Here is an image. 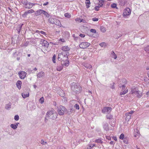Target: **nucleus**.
Segmentation results:
<instances>
[{"instance_id": "obj_1", "label": "nucleus", "mask_w": 149, "mask_h": 149, "mask_svg": "<svg viewBox=\"0 0 149 149\" xmlns=\"http://www.w3.org/2000/svg\"><path fill=\"white\" fill-rule=\"evenodd\" d=\"M71 88L72 91L75 93L77 94L80 93L82 89L81 87L79 84L76 82H73L71 84Z\"/></svg>"}, {"instance_id": "obj_2", "label": "nucleus", "mask_w": 149, "mask_h": 149, "mask_svg": "<svg viewBox=\"0 0 149 149\" xmlns=\"http://www.w3.org/2000/svg\"><path fill=\"white\" fill-rule=\"evenodd\" d=\"M127 83L126 80L124 78L118 81V86L119 88H122V91L125 90V84Z\"/></svg>"}, {"instance_id": "obj_3", "label": "nucleus", "mask_w": 149, "mask_h": 149, "mask_svg": "<svg viewBox=\"0 0 149 149\" xmlns=\"http://www.w3.org/2000/svg\"><path fill=\"white\" fill-rule=\"evenodd\" d=\"M131 13V10L129 8H127L124 10L123 15L124 17H127L130 15Z\"/></svg>"}, {"instance_id": "obj_4", "label": "nucleus", "mask_w": 149, "mask_h": 149, "mask_svg": "<svg viewBox=\"0 0 149 149\" xmlns=\"http://www.w3.org/2000/svg\"><path fill=\"white\" fill-rule=\"evenodd\" d=\"M90 45V43L88 42H83L79 45V47L81 49H85L88 47Z\"/></svg>"}, {"instance_id": "obj_5", "label": "nucleus", "mask_w": 149, "mask_h": 149, "mask_svg": "<svg viewBox=\"0 0 149 149\" xmlns=\"http://www.w3.org/2000/svg\"><path fill=\"white\" fill-rule=\"evenodd\" d=\"M27 73L24 71H20L18 72L19 77L22 79H24L26 77Z\"/></svg>"}, {"instance_id": "obj_6", "label": "nucleus", "mask_w": 149, "mask_h": 149, "mask_svg": "<svg viewBox=\"0 0 149 149\" xmlns=\"http://www.w3.org/2000/svg\"><path fill=\"white\" fill-rule=\"evenodd\" d=\"M112 110V108L110 107H105L102 109V112L103 113H105L106 112H110Z\"/></svg>"}, {"instance_id": "obj_7", "label": "nucleus", "mask_w": 149, "mask_h": 149, "mask_svg": "<svg viewBox=\"0 0 149 149\" xmlns=\"http://www.w3.org/2000/svg\"><path fill=\"white\" fill-rule=\"evenodd\" d=\"M68 58L67 57V59L65 60H63L61 63L63 66H65V67H68L69 65L70 62L68 60Z\"/></svg>"}, {"instance_id": "obj_8", "label": "nucleus", "mask_w": 149, "mask_h": 149, "mask_svg": "<svg viewBox=\"0 0 149 149\" xmlns=\"http://www.w3.org/2000/svg\"><path fill=\"white\" fill-rule=\"evenodd\" d=\"M28 1L27 0H22V1L21 3L24 5L25 6L24 7L25 8H31V7H29V6H27L28 4Z\"/></svg>"}, {"instance_id": "obj_9", "label": "nucleus", "mask_w": 149, "mask_h": 149, "mask_svg": "<svg viewBox=\"0 0 149 149\" xmlns=\"http://www.w3.org/2000/svg\"><path fill=\"white\" fill-rule=\"evenodd\" d=\"M63 66L62 63L61 62H59L57 65L56 69L58 71H60L63 69Z\"/></svg>"}, {"instance_id": "obj_10", "label": "nucleus", "mask_w": 149, "mask_h": 149, "mask_svg": "<svg viewBox=\"0 0 149 149\" xmlns=\"http://www.w3.org/2000/svg\"><path fill=\"white\" fill-rule=\"evenodd\" d=\"M43 10L39 9L36 11L35 13V15L36 16H38L41 14L42 15Z\"/></svg>"}, {"instance_id": "obj_11", "label": "nucleus", "mask_w": 149, "mask_h": 149, "mask_svg": "<svg viewBox=\"0 0 149 149\" xmlns=\"http://www.w3.org/2000/svg\"><path fill=\"white\" fill-rule=\"evenodd\" d=\"M45 75V73L42 71H41L37 74V76L38 78H43L44 77Z\"/></svg>"}, {"instance_id": "obj_12", "label": "nucleus", "mask_w": 149, "mask_h": 149, "mask_svg": "<svg viewBox=\"0 0 149 149\" xmlns=\"http://www.w3.org/2000/svg\"><path fill=\"white\" fill-rule=\"evenodd\" d=\"M103 126V128L105 130L108 131L109 130V125L107 123H104Z\"/></svg>"}, {"instance_id": "obj_13", "label": "nucleus", "mask_w": 149, "mask_h": 149, "mask_svg": "<svg viewBox=\"0 0 149 149\" xmlns=\"http://www.w3.org/2000/svg\"><path fill=\"white\" fill-rule=\"evenodd\" d=\"M61 49L62 50L65 52L68 51L70 50V48L67 46H63L61 47Z\"/></svg>"}, {"instance_id": "obj_14", "label": "nucleus", "mask_w": 149, "mask_h": 149, "mask_svg": "<svg viewBox=\"0 0 149 149\" xmlns=\"http://www.w3.org/2000/svg\"><path fill=\"white\" fill-rule=\"evenodd\" d=\"M22 82L20 80H18L16 83V85L17 88L19 90L21 88Z\"/></svg>"}, {"instance_id": "obj_15", "label": "nucleus", "mask_w": 149, "mask_h": 149, "mask_svg": "<svg viewBox=\"0 0 149 149\" xmlns=\"http://www.w3.org/2000/svg\"><path fill=\"white\" fill-rule=\"evenodd\" d=\"M42 14L44 15V16L47 18H49L50 16V13L43 10Z\"/></svg>"}, {"instance_id": "obj_16", "label": "nucleus", "mask_w": 149, "mask_h": 149, "mask_svg": "<svg viewBox=\"0 0 149 149\" xmlns=\"http://www.w3.org/2000/svg\"><path fill=\"white\" fill-rule=\"evenodd\" d=\"M57 116L58 114L57 113H53L50 118L53 120H55L57 118Z\"/></svg>"}, {"instance_id": "obj_17", "label": "nucleus", "mask_w": 149, "mask_h": 149, "mask_svg": "<svg viewBox=\"0 0 149 149\" xmlns=\"http://www.w3.org/2000/svg\"><path fill=\"white\" fill-rule=\"evenodd\" d=\"M127 1L125 0H120L119 1V4L121 6H123L127 3Z\"/></svg>"}, {"instance_id": "obj_18", "label": "nucleus", "mask_w": 149, "mask_h": 149, "mask_svg": "<svg viewBox=\"0 0 149 149\" xmlns=\"http://www.w3.org/2000/svg\"><path fill=\"white\" fill-rule=\"evenodd\" d=\"M138 89L136 88H132L131 90V92L132 93V94L135 95L136 93L138 92Z\"/></svg>"}, {"instance_id": "obj_19", "label": "nucleus", "mask_w": 149, "mask_h": 149, "mask_svg": "<svg viewBox=\"0 0 149 149\" xmlns=\"http://www.w3.org/2000/svg\"><path fill=\"white\" fill-rule=\"evenodd\" d=\"M125 116H126L125 118V120L127 121H128L131 118V115H130L128 113H125Z\"/></svg>"}, {"instance_id": "obj_20", "label": "nucleus", "mask_w": 149, "mask_h": 149, "mask_svg": "<svg viewBox=\"0 0 149 149\" xmlns=\"http://www.w3.org/2000/svg\"><path fill=\"white\" fill-rule=\"evenodd\" d=\"M53 113V112L52 111H48L46 114V116H47V117L49 118L50 116H51Z\"/></svg>"}, {"instance_id": "obj_21", "label": "nucleus", "mask_w": 149, "mask_h": 149, "mask_svg": "<svg viewBox=\"0 0 149 149\" xmlns=\"http://www.w3.org/2000/svg\"><path fill=\"white\" fill-rule=\"evenodd\" d=\"M111 57L115 59H116L117 58V56L114 53L113 51H111Z\"/></svg>"}, {"instance_id": "obj_22", "label": "nucleus", "mask_w": 149, "mask_h": 149, "mask_svg": "<svg viewBox=\"0 0 149 149\" xmlns=\"http://www.w3.org/2000/svg\"><path fill=\"white\" fill-rule=\"evenodd\" d=\"M104 1V0H100V1H99V3H98V5L100 8L102 6Z\"/></svg>"}, {"instance_id": "obj_23", "label": "nucleus", "mask_w": 149, "mask_h": 149, "mask_svg": "<svg viewBox=\"0 0 149 149\" xmlns=\"http://www.w3.org/2000/svg\"><path fill=\"white\" fill-rule=\"evenodd\" d=\"M44 42V45H43V46L46 47H48L49 46V43L46 40H45L44 41H43Z\"/></svg>"}, {"instance_id": "obj_24", "label": "nucleus", "mask_w": 149, "mask_h": 149, "mask_svg": "<svg viewBox=\"0 0 149 149\" xmlns=\"http://www.w3.org/2000/svg\"><path fill=\"white\" fill-rule=\"evenodd\" d=\"M22 95L24 98H25L29 96V93L25 94L24 93H22Z\"/></svg>"}, {"instance_id": "obj_25", "label": "nucleus", "mask_w": 149, "mask_h": 149, "mask_svg": "<svg viewBox=\"0 0 149 149\" xmlns=\"http://www.w3.org/2000/svg\"><path fill=\"white\" fill-rule=\"evenodd\" d=\"M60 109L63 112H66L67 111L66 109L64 106L62 105H60Z\"/></svg>"}, {"instance_id": "obj_26", "label": "nucleus", "mask_w": 149, "mask_h": 149, "mask_svg": "<svg viewBox=\"0 0 149 149\" xmlns=\"http://www.w3.org/2000/svg\"><path fill=\"white\" fill-rule=\"evenodd\" d=\"M10 127L14 130L16 129L17 127L15 124H11L10 125Z\"/></svg>"}, {"instance_id": "obj_27", "label": "nucleus", "mask_w": 149, "mask_h": 149, "mask_svg": "<svg viewBox=\"0 0 149 149\" xmlns=\"http://www.w3.org/2000/svg\"><path fill=\"white\" fill-rule=\"evenodd\" d=\"M111 8H116L117 9H118V8L117 7V4L116 3H113L111 5Z\"/></svg>"}, {"instance_id": "obj_28", "label": "nucleus", "mask_w": 149, "mask_h": 149, "mask_svg": "<svg viewBox=\"0 0 149 149\" xmlns=\"http://www.w3.org/2000/svg\"><path fill=\"white\" fill-rule=\"evenodd\" d=\"M100 31L103 32H104L106 31V29L105 27H104L103 26H101L100 27Z\"/></svg>"}, {"instance_id": "obj_29", "label": "nucleus", "mask_w": 149, "mask_h": 149, "mask_svg": "<svg viewBox=\"0 0 149 149\" xmlns=\"http://www.w3.org/2000/svg\"><path fill=\"white\" fill-rule=\"evenodd\" d=\"M54 20V19L53 18H49L48 20L49 22L52 24L55 23Z\"/></svg>"}, {"instance_id": "obj_30", "label": "nucleus", "mask_w": 149, "mask_h": 149, "mask_svg": "<svg viewBox=\"0 0 149 149\" xmlns=\"http://www.w3.org/2000/svg\"><path fill=\"white\" fill-rule=\"evenodd\" d=\"M11 103L10 102L8 104H6L5 106V109L7 110H9V108H10Z\"/></svg>"}, {"instance_id": "obj_31", "label": "nucleus", "mask_w": 149, "mask_h": 149, "mask_svg": "<svg viewBox=\"0 0 149 149\" xmlns=\"http://www.w3.org/2000/svg\"><path fill=\"white\" fill-rule=\"evenodd\" d=\"M58 114L61 116H63L64 114V112H62L61 109H59L58 110Z\"/></svg>"}, {"instance_id": "obj_32", "label": "nucleus", "mask_w": 149, "mask_h": 149, "mask_svg": "<svg viewBox=\"0 0 149 149\" xmlns=\"http://www.w3.org/2000/svg\"><path fill=\"white\" fill-rule=\"evenodd\" d=\"M144 50L146 53L149 54V45L145 47L144 48Z\"/></svg>"}, {"instance_id": "obj_33", "label": "nucleus", "mask_w": 149, "mask_h": 149, "mask_svg": "<svg viewBox=\"0 0 149 149\" xmlns=\"http://www.w3.org/2000/svg\"><path fill=\"white\" fill-rule=\"evenodd\" d=\"M85 3L86 5V8H88L89 7H90V6L91 2L90 1L86 2H85Z\"/></svg>"}, {"instance_id": "obj_34", "label": "nucleus", "mask_w": 149, "mask_h": 149, "mask_svg": "<svg viewBox=\"0 0 149 149\" xmlns=\"http://www.w3.org/2000/svg\"><path fill=\"white\" fill-rule=\"evenodd\" d=\"M140 92V91H138V92L137 93H136L135 95L138 98H140L142 96V95L141 94L139 93Z\"/></svg>"}, {"instance_id": "obj_35", "label": "nucleus", "mask_w": 149, "mask_h": 149, "mask_svg": "<svg viewBox=\"0 0 149 149\" xmlns=\"http://www.w3.org/2000/svg\"><path fill=\"white\" fill-rule=\"evenodd\" d=\"M128 91V90L127 89H125L124 90V91H123L122 92H121L120 93V95H125L126 93Z\"/></svg>"}, {"instance_id": "obj_36", "label": "nucleus", "mask_w": 149, "mask_h": 149, "mask_svg": "<svg viewBox=\"0 0 149 149\" xmlns=\"http://www.w3.org/2000/svg\"><path fill=\"white\" fill-rule=\"evenodd\" d=\"M123 142L126 143V144H127L128 143V139L127 137H125L124 139H123Z\"/></svg>"}, {"instance_id": "obj_37", "label": "nucleus", "mask_w": 149, "mask_h": 149, "mask_svg": "<svg viewBox=\"0 0 149 149\" xmlns=\"http://www.w3.org/2000/svg\"><path fill=\"white\" fill-rule=\"evenodd\" d=\"M113 116L109 114V115H107L106 116V117L107 119H108L111 120Z\"/></svg>"}, {"instance_id": "obj_38", "label": "nucleus", "mask_w": 149, "mask_h": 149, "mask_svg": "<svg viewBox=\"0 0 149 149\" xmlns=\"http://www.w3.org/2000/svg\"><path fill=\"white\" fill-rule=\"evenodd\" d=\"M90 31L91 32L95 33V35H96V33H97V32L96 30L94 29H91L90 30Z\"/></svg>"}, {"instance_id": "obj_39", "label": "nucleus", "mask_w": 149, "mask_h": 149, "mask_svg": "<svg viewBox=\"0 0 149 149\" xmlns=\"http://www.w3.org/2000/svg\"><path fill=\"white\" fill-rule=\"evenodd\" d=\"M23 25V24H20L18 25L17 26V28L21 30L22 29V27Z\"/></svg>"}, {"instance_id": "obj_40", "label": "nucleus", "mask_w": 149, "mask_h": 149, "mask_svg": "<svg viewBox=\"0 0 149 149\" xmlns=\"http://www.w3.org/2000/svg\"><path fill=\"white\" fill-rule=\"evenodd\" d=\"M28 14L32 13L35 12V11L33 9L29 10L26 11Z\"/></svg>"}, {"instance_id": "obj_41", "label": "nucleus", "mask_w": 149, "mask_h": 149, "mask_svg": "<svg viewBox=\"0 0 149 149\" xmlns=\"http://www.w3.org/2000/svg\"><path fill=\"white\" fill-rule=\"evenodd\" d=\"M39 102L41 104H42L44 102V98L43 97H42L40 99Z\"/></svg>"}, {"instance_id": "obj_42", "label": "nucleus", "mask_w": 149, "mask_h": 149, "mask_svg": "<svg viewBox=\"0 0 149 149\" xmlns=\"http://www.w3.org/2000/svg\"><path fill=\"white\" fill-rule=\"evenodd\" d=\"M29 41H25L24 43L23 46L25 47H26L29 44Z\"/></svg>"}, {"instance_id": "obj_43", "label": "nucleus", "mask_w": 149, "mask_h": 149, "mask_svg": "<svg viewBox=\"0 0 149 149\" xmlns=\"http://www.w3.org/2000/svg\"><path fill=\"white\" fill-rule=\"evenodd\" d=\"M88 36H90L91 37H93L94 38H97L98 36V33H96V35H95V36H93V35L90 34L89 35H88Z\"/></svg>"}, {"instance_id": "obj_44", "label": "nucleus", "mask_w": 149, "mask_h": 149, "mask_svg": "<svg viewBox=\"0 0 149 149\" xmlns=\"http://www.w3.org/2000/svg\"><path fill=\"white\" fill-rule=\"evenodd\" d=\"M124 138V135L123 133L121 134L120 136L119 139L121 140H123Z\"/></svg>"}, {"instance_id": "obj_45", "label": "nucleus", "mask_w": 149, "mask_h": 149, "mask_svg": "<svg viewBox=\"0 0 149 149\" xmlns=\"http://www.w3.org/2000/svg\"><path fill=\"white\" fill-rule=\"evenodd\" d=\"M19 117L18 115H15L14 118L15 120L16 121H17L19 120Z\"/></svg>"}, {"instance_id": "obj_46", "label": "nucleus", "mask_w": 149, "mask_h": 149, "mask_svg": "<svg viewBox=\"0 0 149 149\" xmlns=\"http://www.w3.org/2000/svg\"><path fill=\"white\" fill-rule=\"evenodd\" d=\"M65 17L68 18H70L71 17V15L68 13H65L64 15Z\"/></svg>"}, {"instance_id": "obj_47", "label": "nucleus", "mask_w": 149, "mask_h": 149, "mask_svg": "<svg viewBox=\"0 0 149 149\" xmlns=\"http://www.w3.org/2000/svg\"><path fill=\"white\" fill-rule=\"evenodd\" d=\"M95 141L96 142H97L98 143H102V141L101 139H96V140H95Z\"/></svg>"}, {"instance_id": "obj_48", "label": "nucleus", "mask_w": 149, "mask_h": 149, "mask_svg": "<svg viewBox=\"0 0 149 149\" xmlns=\"http://www.w3.org/2000/svg\"><path fill=\"white\" fill-rule=\"evenodd\" d=\"M28 14L27 12L26 11L24 12V14H22V16L23 17L25 18V17H26L27 15Z\"/></svg>"}, {"instance_id": "obj_49", "label": "nucleus", "mask_w": 149, "mask_h": 149, "mask_svg": "<svg viewBox=\"0 0 149 149\" xmlns=\"http://www.w3.org/2000/svg\"><path fill=\"white\" fill-rule=\"evenodd\" d=\"M74 107L76 108V109L79 110V107L78 104H76L74 106Z\"/></svg>"}, {"instance_id": "obj_50", "label": "nucleus", "mask_w": 149, "mask_h": 149, "mask_svg": "<svg viewBox=\"0 0 149 149\" xmlns=\"http://www.w3.org/2000/svg\"><path fill=\"white\" fill-rule=\"evenodd\" d=\"M35 3H33L30 2H29L28 4H29V7L30 6V7H31V8L33 6H34L35 5Z\"/></svg>"}, {"instance_id": "obj_51", "label": "nucleus", "mask_w": 149, "mask_h": 149, "mask_svg": "<svg viewBox=\"0 0 149 149\" xmlns=\"http://www.w3.org/2000/svg\"><path fill=\"white\" fill-rule=\"evenodd\" d=\"M100 7L98 6H96L95 7V10L96 11H98L99 10Z\"/></svg>"}, {"instance_id": "obj_52", "label": "nucleus", "mask_w": 149, "mask_h": 149, "mask_svg": "<svg viewBox=\"0 0 149 149\" xmlns=\"http://www.w3.org/2000/svg\"><path fill=\"white\" fill-rule=\"evenodd\" d=\"M105 43L104 42H102L101 43H100L99 44V45L101 46V47H103L104 46H105Z\"/></svg>"}, {"instance_id": "obj_53", "label": "nucleus", "mask_w": 149, "mask_h": 149, "mask_svg": "<svg viewBox=\"0 0 149 149\" xmlns=\"http://www.w3.org/2000/svg\"><path fill=\"white\" fill-rule=\"evenodd\" d=\"M92 20L94 22L97 21L98 20V19L96 17L93 18L92 19Z\"/></svg>"}, {"instance_id": "obj_54", "label": "nucleus", "mask_w": 149, "mask_h": 149, "mask_svg": "<svg viewBox=\"0 0 149 149\" xmlns=\"http://www.w3.org/2000/svg\"><path fill=\"white\" fill-rule=\"evenodd\" d=\"M45 40L44 39H40V43L42 45V46H43V45H44V41H44Z\"/></svg>"}, {"instance_id": "obj_55", "label": "nucleus", "mask_w": 149, "mask_h": 149, "mask_svg": "<svg viewBox=\"0 0 149 149\" xmlns=\"http://www.w3.org/2000/svg\"><path fill=\"white\" fill-rule=\"evenodd\" d=\"M115 84V83L114 82H113V85H111H111L110 88H111L112 89H115V86H114V85Z\"/></svg>"}, {"instance_id": "obj_56", "label": "nucleus", "mask_w": 149, "mask_h": 149, "mask_svg": "<svg viewBox=\"0 0 149 149\" xmlns=\"http://www.w3.org/2000/svg\"><path fill=\"white\" fill-rule=\"evenodd\" d=\"M47 143L46 141H44V140L42 139L41 140V144L42 145H45Z\"/></svg>"}, {"instance_id": "obj_57", "label": "nucleus", "mask_w": 149, "mask_h": 149, "mask_svg": "<svg viewBox=\"0 0 149 149\" xmlns=\"http://www.w3.org/2000/svg\"><path fill=\"white\" fill-rule=\"evenodd\" d=\"M70 110V112L71 113H73V112H74V111H75V110L74 109H73L72 108H70L69 110Z\"/></svg>"}, {"instance_id": "obj_58", "label": "nucleus", "mask_w": 149, "mask_h": 149, "mask_svg": "<svg viewBox=\"0 0 149 149\" xmlns=\"http://www.w3.org/2000/svg\"><path fill=\"white\" fill-rule=\"evenodd\" d=\"M79 36L81 37V38H84L85 37V34H82V33H80L79 34Z\"/></svg>"}, {"instance_id": "obj_59", "label": "nucleus", "mask_w": 149, "mask_h": 149, "mask_svg": "<svg viewBox=\"0 0 149 149\" xmlns=\"http://www.w3.org/2000/svg\"><path fill=\"white\" fill-rule=\"evenodd\" d=\"M106 139L109 140H111V137L109 136H106Z\"/></svg>"}, {"instance_id": "obj_60", "label": "nucleus", "mask_w": 149, "mask_h": 149, "mask_svg": "<svg viewBox=\"0 0 149 149\" xmlns=\"http://www.w3.org/2000/svg\"><path fill=\"white\" fill-rule=\"evenodd\" d=\"M40 33H41L42 34L45 35H46L45 33L42 31H40Z\"/></svg>"}, {"instance_id": "obj_61", "label": "nucleus", "mask_w": 149, "mask_h": 149, "mask_svg": "<svg viewBox=\"0 0 149 149\" xmlns=\"http://www.w3.org/2000/svg\"><path fill=\"white\" fill-rule=\"evenodd\" d=\"M59 41H61L62 42H65L64 39H63V38H60L59 40Z\"/></svg>"}, {"instance_id": "obj_62", "label": "nucleus", "mask_w": 149, "mask_h": 149, "mask_svg": "<svg viewBox=\"0 0 149 149\" xmlns=\"http://www.w3.org/2000/svg\"><path fill=\"white\" fill-rule=\"evenodd\" d=\"M49 118L47 117V116H46L45 117V122H46L48 120V119H49Z\"/></svg>"}, {"instance_id": "obj_63", "label": "nucleus", "mask_w": 149, "mask_h": 149, "mask_svg": "<svg viewBox=\"0 0 149 149\" xmlns=\"http://www.w3.org/2000/svg\"><path fill=\"white\" fill-rule=\"evenodd\" d=\"M58 59L59 61H61L62 62L63 61V60H62V58H61V57H58Z\"/></svg>"}, {"instance_id": "obj_64", "label": "nucleus", "mask_w": 149, "mask_h": 149, "mask_svg": "<svg viewBox=\"0 0 149 149\" xmlns=\"http://www.w3.org/2000/svg\"><path fill=\"white\" fill-rule=\"evenodd\" d=\"M86 67V68H89V69H90L91 68H92V66L91 65H89L88 66Z\"/></svg>"}]
</instances>
